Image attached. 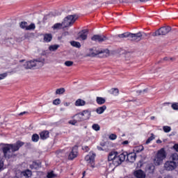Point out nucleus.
Instances as JSON below:
<instances>
[{
    "mask_svg": "<svg viewBox=\"0 0 178 178\" xmlns=\"http://www.w3.org/2000/svg\"><path fill=\"white\" fill-rule=\"evenodd\" d=\"M24 145V143L18 140L16 143L14 144H8L6 145L3 148L2 151L5 158H10V149L12 152H16V151H19L21 147Z\"/></svg>",
    "mask_w": 178,
    "mask_h": 178,
    "instance_id": "nucleus-1",
    "label": "nucleus"
},
{
    "mask_svg": "<svg viewBox=\"0 0 178 178\" xmlns=\"http://www.w3.org/2000/svg\"><path fill=\"white\" fill-rule=\"evenodd\" d=\"M118 38H129L131 41H141L143 37H147V33L144 32H138L137 33H131L129 32L124 33L122 34L118 35Z\"/></svg>",
    "mask_w": 178,
    "mask_h": 178,
    "instance_id": "nucleus-2",
    "label": "nucleus"
},
{
    "mask_svg": "<svg viewBox=\"0 0 178 178\" xmlns=\"http://www.w3.org/2000/svg\"><path fill=\"white\" fill-rule=\"evenodd\" d=\"M178 163V154L177 153L172 154L170 157V161L164 163V169L168 172L175 170L177 168Z\"/></svg>",
    "mask_w": 178,
    "mask_h": 178,
    "instance_id": "nucleus-3",
    "label": "nucleus"
},
{
    "mask_svg": "<svg viewBox=\"0 0 178 178\" xmlns=\"http://www.w3.org/2000/svg\"><path fill=\"white\" fill-rule=\"evenodd\" d=\"M109 49H99V50H94L92 49H89V53L86 55V56H97L98 58H108L109 56Z\"/></svg>",
    "mask_w": 178,
    "mask_h": 178,
    "instance_id": "nucleus-4",
    "label": "nucleus"
},
{
    "mask_svg": "<svg viewBox=\"0 0 178 178\" xmlns=\"http://www.w3.org/2000/svg\"><path fill=\"white\" fill-rule=\"evenodd\" d=\"M165 158L166 151H165L164 148H161L160 150L158 151L154 159L156 166H159V165H162V163H163V159H165Z\"/></svg>",
    "mask_w": 178,
    "mask_h": 178,
    "instance_id": "nucleus-5",
    "label": "nucleus"
},
{
    "mask_svg": "<svg viewBox=\"0 0 178 178\" xmlns=\"http://www.w3.org/2000/svg\"><path fill=\"white\" fill-rule=\"evenodd\" d=\"M76 20H77V15H76L67 16L63 21V29L72 26Z\"/></svg>",
    "mask_w": 178,
    "mask_h": 178,
    "instance_id": "nucleus-6",
    "label": "nucleus"
},
{
    "mask_svg": "<svg viewBox=\"0 0 178 178\" xmlns=\"http://www.w3.org/2000/svg\"><path fill=\"white\" fill-rule=\"evenodd\" d=\"M172 28L170 26H163L159 30L153 33V37H156L157 35H166L168 33H170Z\"/></svg>",
    "mask_w": 178,
    "mask_h": 178,
    "instance_id": "nucleus-7",
    "label": "nucleus"
},
{
    "mask_svg": "<svg viewBox=\"0 0 178 178\" xmlns=\"http://www.w3.org/2000/svg\"><path fill=\"white\" fill-rule=\"evenodd\" d=\"M85 161L90 164L91 168H95V153L90 152L89 154L86 156Z\"/></svg>",
    "mask_w": 178,
    "mask_h": 178,
    "instance_id": "nucleus-8",
    "label": "nucleus"
},
{
    "mask_svg": "<svg viewBox=\"0 0 178 178\" xmlns=\"http://www.w3.org/2000/svg\"><path fill=\"white\" fill-rule=\"evenodd\" d=\"M35 69H40V67H42L44 66V63H45V59L42 58L33 59Z\"/></svg>",
    "mask_w": 178,
    "mask_h": 178,
    "instance_id": "nucleus-9",
    "label": "nucleus"
},
{
    "mask_svg": "<svg viewBox=\"0 0 178 178\" xmlns=\"http://www.w3.org/2000/svg\"><path fill=\"white\" fill-rule=\"evenodd\" d=\"M91 40L92 41H96L97 42H104V41H106V40H108V38L102 35H94L91 38Z\"/></svg>",
    "mask_w": 178,
    "mask_h": 178,
    "instance_id": "nucleus-10",
    "label": "nucleus"
},
{
    "mask_svg": "<svg viewBox=\"0 0 178 178\" xmlns=\"http://www.w3.org/2000/svg\"><path fill=\"white\" fill-rule=\"evenodd\" d=\"M77 146H75L72 148L71 152L69 154L68 159H70V161H73L74 158L77 157Z\"/></svg>",
    "mask_w": 178,
    "mask_h": 178,
    "instance_id": "nucleus-11",
    "label": "nucleus"
},
{
    "mask_svg": "<svg viewBox=\"0 0 178 178\" xmlns=\"http://www.w3.org/2000/svg\"><path fill=\"white\" fill-rule=\"evenodd\" d=\"M81 115L84 120H88L90 118H91V111H89L88 110H84L82 112H81Z\"/></svg>",
    "mask_w": 178,
    "mask_h": 178,
    "instance_id": "nucleus-12",
    "label": "nucleus"
},
{
    "mask_svg": "<svg viewBox=\"0 0 178 178\" xmlns=\"http://www.w3.org/2000/svg\"><path fill=\"white\" fill-rule=\"evenodd\" d=\"M79 38L81 40H87V35H88V29H83L78 33Z\"/></svg>",
    "mask_w": 178,
    "mask_h": 178,
    "instance_id": "nucleus-13",
    "label": "nucleus"
},
{
    "mask_svg": "<svg viewBox=\"0 0 178 178\" xmlns=\"http://www.w3.org/2000/svg\"><path fill=\"white\" fill-rule=\"evenodd\" d=\"M136 158H137V154H136V153H129L127 155V161H128V162H131V163L136 161Z\"/></svg>",
    "mask_w": 178,
    "mask_h": 178,
    "instance_id": "nucleus-14",
    "label": "nucleus"
},
{
    "mask_svg": "<svg viewBox=\"0 0 178 178\" xmlns=\"http://www.w3.org/2000/svg\"><path fill=\"white\" fill-rule=\"evenodd\" d=\"M135 177L137 178H145V172L143 170H138L134 173Z\"/></svg>",
    "mask_w": 178,
    "mask_h": 178,
    "instance_id": "nucleus-15",
    "label": "nucleus"
},
{
    "mask_svg": "<svg viewBox=\"0 0 178 178\" xmlns=\"http://www.w3.org/2000/svg\"><path fill=\"white\" fill-rule=\"evenodd\" d=\"M24 69H35V65H34V60L27 61L24 65Z\"/></svg>",
    "mask_w": 178,
    "mask_h": 178,
    "instance_id": "nucleus-16",
    "label": "nucleus"
},
{
    "mask_svg": "<svg viewBox=\"0 0 178 178\" xmlns=\"http://www.w3.org/2000/svg\"><path fill=\"white\" fill-rule=\"evenodd\" d=\"M122 161L120 160L119 156L115 155V157L114 158L113 161V163L114 166H119V165H122Z\"/></svg>",
    "mask_w": 178,
    "mask_h": 178,
    "instance_id": "nucleus-17",
    "label": "nucleus"
},
{
    "mask_svg": "<svg viewBox=\"0 0 178 178\" xmlns=\"http://www.w3.org/2000/svg\"><path fill=\"white\" fill-rule=\"evenodd\" d=\"M21 177L29 178L31 177V171L30 170H26L21 172Z\"/></svg>",
    "mask_w": 178,
    "mask_h": 178,
    "instance_id": "nucleus-18",
    "label": "nucleus"
},
{
    "mask_svg": "<svg viewBox=\"0 0 178 178\" xmlns=\"http://www.w3.org/2000/svg\"><path fill=\"white\" fill-rule=\"evenodd\" d=\"M40 138L42 140H47V138H48V137H49V131H43L40 133Z\"/></svg>",
    "mask_w": 178,
    "mask_h": 178,
    "instance_id": "nucleus-19",
    "label": "nucleus"
},
{
    "mask_svg": "<svg viewBox=\"0 0 178 178\" xmlns=\"http://www.w3.org/2000/svg\"><path fill=\"white\" fill-rule=\"evenodd\" d=\"M105 111H106V106H105V105L98 107L96 109V112H97V113H98V115H102V113H104V112H105Z\"/></svg>",
    "mask_w": 178,
    "mask_h": 178,
    "instance_id": "nucleus-20",
    "label": "nucleus"
},
{
    "mask_svg": "<svg viewBox=\"0 0 178 178\" xmlns=\"http://www.w3.org/2000/svg\"><path fill=\"white\" fill-rule=\"evenodd\" d=\"M84 105H86V101L81 99H78L75 102V106H84Z\"/></svg>",
    "mask_w": 178,
    "mask_h": 178,
    "instance_id": "nucleus-21",
    "label": "nucleus"
},
{
    "mask_svg": "<svg viewBox=\"0 0 178 178\" xmlns=\"http://www.w3.org/2000/svg\"><path fill=\"white\" fill-rule=\"evenodd\" d=\"M96 102L98 105H104V104H105L106 102V100L104 97H97L96 98Z\"/></svg>",
    "mask_w": 178,
    "mask_h": 178,
    "instance_id": "nucleus-22",
    "label": "nucleus"
},
{
    "mask_svg": "<svg viewBox=\"0 0 178 178\" xmlns=\"http://www.w3.org/2000/svg\"><path fill=\"white\" fill-rule=\"evenodd\" d=\"M116 155H118V152H111L108 154V161H113V160L115 159Z\"/></svg>",
    "mask_w": 178,
    "mask_h": 178,
    "instance_id": "nucleus-23",
    "label": "nucleus"
},
{
    "mask_svg": "<svg viewBox=\"0 0 178 178\" xmlns=\"http://www.w3.org/2000/svg\"><path fill=\"white\" fill-rule=\"evenodd\" d=\"M74 118H76L75 120H76L78 122H84V120H83L81 113L74 115Z\"/></svg>",
    "mask_w": 178,
    "mask_h": 178,
    "instance_id": "nucleus-24",
    "label": "nucleus"
},
{
    "mask_svg": "<svg viewBox=\"0 0 178 178\" xmlns=\"http://www.w3.org/2000/svg\"><path fill=\"white\" fill-rule=\"evenodd\" d=\"M126 156L127 157V152H123L118 156L121 162H124Z\"/></svg>",
    "mask_w": 178,
    "mask_h": 178,
    "instance_id": "nucleus-25",
    "label": "nucleus"
},
{
    "mask_svg": "<svg viewBox=\"0 0 178 178\" xmlns=\"http://www.w3.org/2000/svg\"><path fill=\"white\" fill-rule=\"evenodd\" d=\"M65 91H66V90H65V88H60L56 89V95H62V94H65Z\"/></svg>",
    "mask_w": 178,
    "mask_h": 178,
    "instance_id": "nucleus-26",
    "label": "nucleus"
},
{
    "mask_svg": "<svg viewBox=\"0 0 178 178\" xmlns=\"http://www.w3.org/2000/svg\"><path fill=\"white\" fill-rule=\"evenodd\" d=\"M44 40L46 42H50V41L52 40V35H51V34H46V35H44Z\"/></svg>",
    "mask_w": 178,
    "mask_h": 178,
    "instance_id": "nucleus-27",
    "label": "nucleus"
},
{
    "mask_svg": "<svg viewBox=\"0 0 178 178\" xmlns=\"http://www.w3.org/2000/svg\"><path fill=\"white\" fill-rule=\"evenodd\" d=\"M31 169H38L40 168V163L33 161L32 164L30 165Z\"/></svg>",
    "mask_w": 178,
    "mask_h": 178,
    "instance_id": "nucleus-28",
    "label": "nucleus"
},
{
    "mask_svg": "<svg viewBox=\"0 0 178 178\" xmlns=\"http://www.w3.org/2000/svg\"><path fill=\"white\" fill-rule=\"evenodd\" d=\"M70 44L72 47H74L75 48H81V44H80L79 42L72 41L70 42Z\"/></svg>",
    "mask_w": 178,
    "mask_h": 178,
    "instance_id": "nucleus-29",
    "label": "nucleus"
},
{
    "mask_svg": "<svg viewBox=\"0 0 178 178\" xmlns=\"http://www.w3.org/2000/svg\"><path fill=\"white\" fill-rule=\"evenodd\" d=\"M62 27H63V22H62L61 24L60 23L55 24L53 26V29L56 30H59L62 29Z\"/></svg>",
    "mask_w": 178,
    "mask_h": 178,
    "instance_id": "nucleus-30",
    "label": "nucleus"
},
{
    "mask_svg": "<svg viewBox=\"0 0 178 178\" xmlns=\"http://www.w3.org/2000/svg\"><path fill=\"white\" fill-rule=\"evenodd\" d=\"M38 140H40V136H38L37 134H34L32 136V141H33V143H37Z\"/></svg>",
    "mask_w": 178,
    "mask_h": 178,
    "instance_id": "nucleus-31",
    "label": "nucleus"
},
{
    "mask_svg": "<svg viewBox=\"0 0 178 178\" xmlns=\"http://www.w3.org/2000/svg\"><path fill=\"white\" fill-rule=\"evenodd\" d=\"M58 48H59V44H54V45H51L49 47V51H56V49H58Z\"/></svg>",
    "mask_w": 178,
    "mask_h": 178,
    "instance_id": "nucleus-32",
    "label": "nucleus"
},
{
    "mask_svg": "<svg viewBox=\"0 0 178 178\" xmlns=\"http://www.w3.org/2000/svg\"><path fill=\"white\" fill-rule=\"evenodd\" d=\"M92 129H93V130H95V131H99L101 127H99V125L98 124H94L92 126Z\"/></svg>",
    "mask_w": 178,
    "mask_h": 178,
    "instance_id": "nucleus-33",
    "label": "nucleus"
},
{
    "mask_svg": "<svg viewBox=\"0 0 178 178\" xmlns=\"http://www.w3.org/2000/svg\"><path fill=\"white\" fill-rule=\"evenodd\" d=\"M19 26L21 27V29H24L26 30L27 22H22L19 24Z\"/></svg>",
    "mask_w": 178,
    "mask_h": 178,
    "instance_id": "nucleus-34",
    "label": "nucleus"
},
{
    "mask_svg": "<svg viewBox=\"0 0 178 178\" xmlns=\"http://www.w3.org/2000/svg\"><path fill=\"white\" fill-rule=\"evenodd\" d=\"M154 138V134H151V136L146 140V144H149Z\"/></svg>",
    "mask_w": 178,
    "mask_h": 178,
    "instance_id": "nucleus-35",
    "label": "nucleus"
},
{
    "mask_svg": "<svg viewBox=\"0 0 178 178\" xmlns=\"http://www.w3.org/2000/svg\"><path fill=\"white\" fill-rule=\"evenodd\" d=\"M26 30H35V24H31L29 26L26 27Z\"/></svg>",
    "mask_w": 178,
    "mask_h": 178,
    "instance_id": "nucleus-36",
    "label": "nucleus"
},
{
    "mask_svg": "<svg viewBox=\"0 0 178 178\" xmlns=\"http://www.w3.org/2000/svg\"><path fill=\"white\" fill-rule=\"evenodd\" d=\"M163 131H165V133H169L172 129L170 128V127L168 126H164L163 127Z\"/></svg>",
    "mask_w": 178,
    "mask_h": 178,
    "instance_id": "nucleus-37",
    "label": "nucleus"
},
{
    "mask_svg": "<svg viewBox=\"0 0 178 178\" xmlns=\"http://www.w3.org/2000/svg\"><path fill=\"white\" fill-rule=\"evenodd\" d=\"M112 94L114 95H118L119 94V89L118 88H112Z\"/></svg>",
    "mask_w": 178,
    "mask_h": 178,
    "instance_id": "nucleus-38",
    "label": "nucleus"
},
{
    "mask_svg": "<svg viewBox=\"0 0 178 178\" xmlns=\"http://www.w3.org/2000/svg\"><path fill=\"white\" fill-rule=\"evenodd\" d=\"M171 108H172L174 111H178V103H173L171 106Z\"/></svg>",
    "mask_w": 178,
    "mask_h": 178,
    "instance_id": "nucleus-39",
    "label": "nucleus"
},
{
    "mask_svg": "<svg viewBox=\"0 0 178 178\" xmlns=\"http://www.w3.org/2000/svg\"><path fill=\"white\" fill-rule=\"evenodd\" d=\"M65 66H67L68 67H70V66H73V61H65Z\"/></svg>",
    "mask_w": 178,
    "mask_h": 178,
    "instance_id": "nucleus-40",
    "label": "nucleus"
},
{
    "mask_svg": "<svg viewBox=\"0 0 178 178\" xmlns=\"http://www.w3.org/2000/svg\"><path fill=\"white\" fill-rule=\"evenodd\" d=\"M54 105H60V99H56L53 101Z\"/></svg>",
    "mask_w": 178,
    "mask_h": 178,
    "instance_id": "nucleus-41",
    "label": "nucleus"
},
{
    "mask_svg": "<svg viewBox=\"0 0 178 178\" xmlns=\"http://www.w3.org/2000/svg\"><path fill=\"white\" fill-rule=\"evenodd\" d=\"M109 138H110V140H116V138H118V136L115 134H111L109 136Z\"/></svg>",
    "mask_w": 178,
    "mask_h": 178,
    "instance_id": "nucleus-42",
    "label": "nucleus"
},
{
    "mask_svg": "<svg viewBox=\"0 0 178 178\" xmlns=\"http://www.w3.org/2000/svg\"><path fill=\"white\" fill-rule=\"evenodd\" d=\"M47 177L48 178L55 177V174H54V171H51V172H49L48 175H47Z\"/></svg>",
    "mask_w": 178,
    "mask_h": 178,
    "instance_id": "nucleus-43",
    "label": "nucleus"
},
{
    "mask_svg": "<svg viewBox=\"0 0 178 178\" xmlns=\"http://www.w3.org/2000/svg\"><path fill=\"white\" fill-rule=\"evenodd\" d=\"M8 76V73L0 74V80H3Z\"/></svg>",
    "mask_w": 178,
    "mask_h": 178,
    "instance_id": "nucleus-44",
    "label": "nucleus"
},
{
    "mask_svg": "<svg viewBox=\"0 0 178 178\" xmlns=\"http://www.w3.org/2000/svg\"><path fill=\"white\" fill-rule=\"evenodd\" d=\"M3 161L0 159V172L1 170H3Z\"/></svg>",
    "mask_w": 178,
    "mask_h": 178,
    "instance_id": "nucleus-45",
    "label": "nucleus"
},
{
    "mask_svg": "<svg viewBox=\"0 0 178 178\" xmlns=\"http://www.w3.org/2000/svg\"><path fill=\"white\" fill-rule=\"evenodd\" d=\"M77 122H79L76 120H70L69 122L70 124H72L73 126H74Z\"/></svg>",
    "mask_w": 178,
    "mask_h": 178,
    "instance_id": "nucleus-46",
    "label": "nucleus"
},
{
    "mask_svg": "<svg viewBox=\"0 0 178 178\" xmlns=\"http://www.w3.org/2000/svg\"><path fill=\"white\" fill-rule=\"evenodd\" d=\"M82 149H83V151H86V152H88V151L90 150V148L88 147V146H83Z\"/></svg>",
    "mask_w": 178,
    "mask_h": 178,
    "instance_id": "nucleus-47",
    "label": "nucleus"
},
{
    "mask_svg": "<svg viewBox=\"0 0 178 178\" xmlns=\"http://www.w3.org/2000/svg\"><path fill=\"white\" fill-rule=\"evenodd\" d=\"M115 2H116V0H111L110 1H107L106 3H107V5H109V3H115Z\"/></svg>",
    "mask_w": 178,
    "mask_h": 178,
    "instance_id": "nucleus-48",
    "label": "nucleus"
},
{
    "mask_svg": "<svg viewBox=\"0 0 178 178\" xmlns=\"http://www.w3.org/2000/svg\"><path fill=\"white\" fill-rule=\"evenodd\" d=\"M174 149H175V151H177V152H178V144H175L173 146Z\"/></svg>",
    "mask_w": 178,
    "mask_h": 178,
    "instance_id": "nucleus-49",
    "label": "nucleus"
},
{
    "mask_svg": "<svg viewBox=\"0 0 178 178\" xmlns=\"http://www.w3.org/2000/svg\"><path fill=\"white\" fill-rule=\"evenodd\" d=\"M122 145H127V144H129V141L128 140H124V142L122 143Z\"/></svg>",
    "mask_w": 178,
    "mask_h": 178,
    "instance_id": "nucleus-50",
    "label": "nucleus"
},
{
    "mask_svg": "<svg viewBox=\"0 0 178 178\" xmlns=\"http://www.w3.org/2000/svg\"><path fill=\"white\" fill-rule=\"evenodd\" d=\"M143 94H145V92H148V88L144 89L143 90H142Z\"/></svg>",
    "mask_w": 178,
    "mask_h": 178,
    "instance_id": "nucleus-51",
    "label": "nucleus"
},
{
    "mask_svg": "<svg viewBox=\"0 0 178 178\" xmlns=\"http://www.w3.org/2000/svg\"><path fill=\"white\" fill-rule=\"evenodd\" d=\"M164 178H173V176L171 175H167Z\"/></svg>",
    "mask_w": 178,
    "mask_h": 178,
    "instance_id": "nucleus-52",
    "label": "nucleus"
},
{
    "mask_svg": "<svg viewBox=\"0 0 178 178\" xmlns=\"http://www.w3.org/2000/svg\"><path fill=\"white\" fill-rule=\"evenodd\" d=\"M156 143H157V144H162V140L158 139V140H156Z\"/></svg>",
    "mask_w": 178,
    "mask_h": 178,
    "instance_id": "nucleus-53",
    "label": "nucleus"
},
{
    "mask_svg": "<svg viewBox=\"0 0 178 178\" xmlns=\"http://www.w3.org/2000/svg\"><path fill=\"white\" fill-rule=\"evenodd\" d=\"M139 149H140V152L144 151V147L143 146H140Z\"/></svg>",
    "mask_w": 178,
    "mask_h": 178,
    "instance_id": "nucleus-54",
    "label": "nucleus"
},
{
    "mask_svg": "<svg viewBox=\"0 0 178 178\" xmlns=\"http://www.w3.org/2000/svg\"><path fill=\"white\" fill-rule=\"evenodd\" d=\"M136 92L139 95L143 94V90H137Z\"/></svg>",
    "mask_w": 178,
    "mask_h": 178,
    "instance_id": "nucleus-55",
    "label": "nucleus"
},
{
    "mask_svg": "<svg viewBox=\"0 0 178 178\" xmlns=\"http://www.w3.org/2000/svg\"><path fill=\"white\" fill-rule=\"evenodd\" d=\"M25 113H26V111H24L22 113H20L19 115V116H23V115H25Z\"/></svg>",
    "mask_w": 178,
    "mask_h": 178,
    "instance_id": "nucleus-56",
    "label": "nucleus"
},
{
    "mask_svg": "<svg viewBox=\"0 0 178 178\" xmlns=\"http://www.w3.org/2000/svg\"><path fill=\"white\" fill-rule=\"evenodd\" d=\"M97 149H99V151H102V147L97 146Z\"/></svg>",
    "mask_w": 178,
    "mask_h": 178,
    "instance_id": "nucleus-57",
    "label": "nucleus"
},
{
    "mask_svg": "<svg viewBox=\"0 0 178 178\" xmlns=\"http://www.w3.org/2000/svg\"><path fill=\"white\" fill-rule=\"evenodd\" d=\"M150 119H151V120H154V119H155V117L152 116V117L150 118Z\"/></svg>",
    "mask_w": 178,
    "mask_h": 178,
    "instance_id": "nucleus-58",
    "label": "nucleus"
},
{
    "mask_svg": "<svg viewBox=\"0 0 178 178\" xmlns=\"http://www.w3.org/2000/svg\"><path fill=\"white\" fill-rule=\"evenodd\" d=\"M120 2L122 3H123V2H124V1H123V0H120Z\"/></svg>",
    "mask_w": 178,
    "mask_h": 178,
    "instance_id": "nucleus-59",
    "label": "nucleus"
},
{
    "mask_svg": "<svg viewBox=\"0 0 178 178\" xmlns=\"http://www.w3.org/2000/svg\"><path fill=\"white\" fill-rule=\"evenodd\" d=\"M86 175V171L83 172V176L84 177Z\"/></svg>",
    "mask_w": 178,
    "mask_h": 178,
    "instance_id": "nucleus-60",
    "label": "nucleus"
},
{
    "mask_svg": "<svg viewBox=\"0 0 178 178\" xmlns=\"http://www.w3.org/2000/svg\"><path fill=\"white\" fill-rule=\"evenodd\" d=\"M163 59H164V60H168V58L167 57L164 58Z\"/></svg>",
    "mask_w": 178,
    "mask_h": 178,
    "instance_id": "nucleus-61",
    "label": "nucleus"
},
{
    "mask_svg": "<svg viewBox=\"0 0 178 178\" xmlns=\"http://www.w3.org/2000/svg\"><path fill=\"white\" fill-rule=\"evenodd\" d=\"M38 24H41V22H38Z\"/></svg>",
    "mask_w": 178,
    "mask_h": 178,
    "instance_id": "nucleus-62",
    "label": "nucleus"
},
{
    "mask_svg": "<svg viewBox=\"0 0 178 178\" xmlns=\"http://www.w3.org/2000/svg\"><path fill=\"white\" fill-rule=\"evenodd\" d=\"M128 102H131V100H129Z\"/></svg>",
    "mask_w": 178,
    "mask_h": 178,
    "instance_id": "nucleus-63",
    "label": "nucleus"
}]
</instances>
